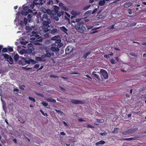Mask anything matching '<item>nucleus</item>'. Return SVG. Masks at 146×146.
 <instances>
[{
  "mask_svg": "<svg viewBox=\"0 0 146 146\" xmlns=\"http://www.w3.org/2000/svg\"><path fill=\"white\" fill-rule=\"evenodd\" d=\"M46 13L50 16V15H51L52 18L56 21H58L59 20V17L62 15L64 12L60 11V8L57 6L55 5L54 6L53 9L51 11L49 9H47Z\"/></svg>",
  "mask_w": 146,
  "mask_h": 146,
  "instance_id": "f257e3e1",
  "label": "nucleus"
},
{
  "mask_svg": "<svg viewBox=\"0 0 146 146\" xmlns=\"http://www.w3.org/2000/svg\"><path fill=\"white\" fill-rule=\"evenodd\" d=\"M86 25L84 24V21L78 22L75 24L76 29L81 33H83L85 31H86Z\"/></svg>",
  "mask_w": 146,
  "mask_h": 146,
  "instance_id": "f03ea898",
  "label": "nucleus"
},
{
  "mask_svg": "<svg viewBox=\"0 0 146 146\" xmlns=\"http://www.w3.org/2000/svg\"><path fill=\"white\" fill-rule=\"evenodd\" d=\"M21 60L19 62V64L20 65H25L26 64H29L31 63L32 64H35L37 62L31 59H29L28 60H26V58L21 56H20Z\"/></svg>",
  "mask_w": 146,
  "mask_h": 146,
  "instance_id": "7ed1b4c3",
  "label": "nucleus"
},
{
  "mask_svg": "<svg viewBox=\"0 0 146 146\" xmlns=\"http://www.w3.org/2000/svg\"><path fill=\"white\" fill-rule=\"evenodd\" d=\"M42 24L45 26H49V24L51 23V17L47 13H44L42 18Z\"/></svg>",
  "mask_w": 146,
  "mask_h": 146,
  "instance_id": "20e7f679",
  "label": "nucleus"
},
{
  "mask_svg": "<svg viewBox=\"0 0 146 146\" xmlns=\"http://www.w3.org/2000/svg\"><path fill=\"white\" fill-rule=\"evenodd\" d=\"M27 48H28L26 50V53L29 54L32 53L33 51L34 50L33 45L31 43L28 44Z\"/></svg>",
  "mask_w": 146,
  "mask_h": 146,
  "instance_id": "39448f33",
  "label": "nucleus"
},
{
  "mask_svg": "<svg viewBox=\"0 0 146 146\" xmlns=\"http://www.w3.org/2000/svg\"><path fill=\"white\" fill-rule=\"evenodd\" d=\"M100 75L102 78L105 79H107L108 78V75L107 72L104 69H101L100 71Z\"/></svg>",
  "mask_w": 146,
  "mask_h": 146,
  "instance_id": "423d86ee",
  "label": "nucleus"
},
{
  "mask_svg": "<svg viewBox=\"0 0 146 146\" xmlns=\"http://www.w3.org/2000/svg\"><path fill=\"white\" fill-rule=\"evenodd\" d=\"M28 20L26 17H24L23 20L21 21L19 23V25L22 27H24L27 23Z\"/></svg>",
  "mask_w": 146,
  "mask_h": 146,
  "instance_id": "0eeeda50",
  "label": "nucleus"
},
{
  "mask_svg": "<svg viewBox=\"0 0 146 146\" xmlns=\"http://www.w3.org/2000/svg\"><path fill=\"white\" fill-rule=\"evenodd\" d=\"M70 102L74 104H84L85 102L84 101L79 100H78L72 99L70 100Z\"/></svg>",
  "mask_w": 146,
  "mask_h": 146,
  "instance_id": "6e6552de",
  "label": "nucleus"
},
{
  "mask_svg": "<svg viewBox=\"0 0 146 146\" xmlns=\"http://www.w3.org/2000/svg\"><path fill=\"white\" fill-rule=\"evenodd\" d=\"M48 1L47 3L48 5H52L53 4H57L59 3L58 0H47Z\"/></svg>",
  "mask_w": 146,
  "mask_h": 146,
  "instance_id": "1a4fd4ad",
  "label": "nucleus"
},
{
  "mask_svg": "<svg viewBox=\"0 0 146 146\" xmlns=\"http://www.w3.org/2000/svg\"><path fill=\"white\" fill-rule=\"evenodd\" d=\"M73 49V48L72 47L70 46H68L66 48L65 50L66 54H69L71 52L72 50Z\"/></svg>",
  "mask_w": 146,
  "mask_h": 146,
  "instance_id": "9d476101",
  "label": "nucleus"
},
{
  "mask_svg": "<svg viewBox=\"0 0 146 146\" xmlns=\"http://www.w3.org/2000/svg\"><path fill=\"white\" fill-rule=\"evenodd\" d=\"M139 138H140V137L138 136H137L136 137H134L129 138L123 139L125 140L130 141L132 140H135L137 139H138Z\"/></svg>",
  "mask_w": 146,
  "mask_h": 146,
  "instance_id": "9b49d317",
  "label": "nucleus"
},
{
  "mask_svg": "<svg viewBox=\"0 0 146 146\" xmlns=\"http://www.w3.org/2000/svg\"><path fill=\"white\" fill-rule=\"evenodd\" d=\"M50 50L53 52H59L60 50L58 48L54 46L51 47L50 48Z\"/></svg>",
  "mask_w": 146,
  "mask_h": 146,
  "instance_id": "f8f14e48",
  "label": "nucleus"
},
{
  "mask_svg": "<svg viewBox=\"0 0 146 146\" xmlns=\"http://www.w3.org/2000/svg\"><path fill=\"white\" fill-rule=\"evenodd\" d=\"M45 100L48 102H50L55 103L56 102V100L55 99H53L51 98H49L45 99Z\"/></svg>",
  "mask_w": 146,
  "mask_h": 146,
  "instance_id": "ddd939ff",
  "label": "nucleus"
},
{
  "mask_svg": "<svg viewBox=\"0 0 146 146\" xmlns=\"http://www.w3.org/2000/svg\"><path fill=\"white\" fill-rule=\"evenodd\" d=\"M59 31L56 29H53L50 31V33L52 34H55L56 33H58Z\"/></svg>",
  "mask_w": 146,
  "mask_h": 146,
  "instance_id": "4468645a",
  "label": "nucleus"
},
{
  "mask_svg": "<svg viewBox=\"0 0 146 146\" xmlns=\"http://www.w3.org/2000/svg\"><path fill=\"white\" fill-rule=\"evenodd\" d=\"M95 71L93 72L92 73V75L98 80H100V78L98 75L96 74Z\"/></svg>",
  "mask_w": 146,
  "mask_h": 146,
  "instance_id": "2eb2a0df",
  "label": "nucleus"
},
{
  "mask_svg": "<svg viewBox=\"0 0 146 146\" xmlns=\"http://www.w3.org/2000/svg\"><path fill=\"white\" fill-rule=\"evenodd\" d=\"M60 28L61 31H62L63 32H64L66 34H67V29L65 27L63 26L61 27H60Z\"/></svg>",
  "mask_w": 146,
  "mask_h": 146,
  "instance_id": "dca6fc26",
  "label": "nucleus"
},
{
  "mask_svg": "<svg viewBox=\"0 0 146 146\" xmlns=\"http://www.w3.org/2000/svg\"><path fill=\"white\" fill-rule=\"evenodd\" d=\"M138 130L137 128H135L133 129H129V132L130 134L133 133L135 131H137Z\"/></svg>",
  "mask_w": 146,
  "mask_h": 146,
  "instance_id": "f3484780",
  "label": "nucleus"
},
{
  "mask_svg": "<svg viewBox=\"0 0 146 146\" xmlns=\"http://www.w3.org/2000/svg\"><path fill=\"white\" fill-rule=\"evenodd\" d=\"M105 143V141L103 140H100V141L96 142V145L97 146L99 145L100 144L102 145Z\"/></svg>",
  "mask_w": 146,
  "mask_h": 146,
  "instance_id": "a211bd4d",
  "label": "nucleus"
},
{
  "mask_svg": "<svg viewBox=\"0 0 146 146\" xmlns=\"http://www.w3.org/2000/svg\"><path fill=\"white\" fill-rule=\"evenodd\" d=\"M105 0H100L99 1V5L100 6H103L105 5Z\"/></svg>",
  "mask_w": 146,
  "mask_h": 146,
  "instance_id": "6ab92c4d",
  "label": "nucleus"
},
{
  "mask_svg": "<svg viewBox=\"0 0 146 146\" xmlns=\"http://www.w3.org/2000/svg\"><path fill=\"white\" fill-rule=\"evenodd\" d=\"M2 55L4 56V58L7 60H8L10 57L9 55L7 54H3Z\"/></svg>",
  "mask_w": 146,
  "mask_h": 146,
  "instance_id": "aec40b11",
  "label": "nucleus"
},
{
  "mask_svg": "<svg viewBox=\"0 0 146 146\" xmlns=\"http://www.w3.org/2000/svg\"><path fill=\"white\" fill-rule=\"evenodd\" d=\"M124 4V7H127L131 6L132 5V3L130 2H128L125 3Z\"/></svg>",
  "mask_w": 146,
  "mask_h": 146,
  "instance_id": "412c9836",
  "label": "nucleus"
},
{
  "mask_svg": "<svg viewBox=\"0 0 146 146\" xmlns=\"http://www.w3.org/2000/svg\"><path fill=\"white\" fill-rule=\"evenodd\" d=\"M45 43L46 45H50L52 44V41L51 40H46L45 41Z\"/></svg>",
  "mask_w": 146,
  "mask_h": 146,
  "instance_id": "4be33fe9",
  "label": "nucleus"
},
{
  "mask_svg": "<svg viewBox=\"0 0 146 146\" xmlns=\"http://www.w3.org/2000/svg\"><path fill=\"white\" fill-rule=\"evenodd\" d=\"M20 56H19V55L18 54H16L14 56V58L16 62L17 61H18L19 58H20Z\"/></svg>",
  "mask_w": 146,
  "mask_h": 146,
  "instance_id": "5701e85b",
  "label": "nucleus"
},
{
  "mask_svg": "<svg viewBox=\"0 0 146 146\" xmlns=\"http://www.w3.org/2000/svg\"><path fill=\"white\" fill-rule=\"evenodd\" d=\"M90 13L91 11H88L84 13V16L85 17H87L90 15Z\"/></svg>",
  "mask_w": 146,
  "mask_h": 146,
  "instance_id": "b1692460",
  "label": "nucleus"
},
{
  "mask_svg": "<svg viewBox=\"0 0 146 146\" xmlns=\"http://www.w3.org/2000/svg\"><path fill=\"white\" fill-rule=\"evenodd\" d=\"M10 64H12L13 63V60L12 58L10 56L9 58V60H7Z\"/></svg>",
  "mask_w": 146,
  "mask_h": 146,
  "instance_id": "393cba45",
  "label": "nucleus"
},
{
  "mask_svg": "<svg viewBox=\"0 0 146 146\" xmlns=\"http://www.w3.org/2000/svg\"><path fill=\"white\" fill-rule=\"evenodd\" d=\"M19 53L21 55H23L24 53L27 54L26 49H22L20 51Z\"/></svg>",
  "mask_w": 146,
  "mask_h": 146,
  "instance_id": "a878e982",
  "label": "nucleus"
},
{
  "mask_svg": "<svg viewBox=\"0 0 146 146\" xmlns=\"http://www.w3.org/2000/svg\"><path fill=\"white\" fill-rule=\"evenodd\" d=\"M59 37V35L55 36L51 38V40H56Z\"/></svg>",
  "mask_w": 146,
  "mask_h": 146,
  "instance_id": "bb28decb",
  "label": "nucleus"
},
{
  "mask_svg": "<svg viewBox=\"0 0 146 146\" xmlns=\"http://www.w3.org/2000/svg\"><path fill=\"white\" fill-rule=\"evenodd\" d=\"M61 8L62 10L65 11H68V8L66 6L64 5Z\"/></svg>",
  "mask_w": 146,
  "mask_h": 146,
  "instance_id": "cd10ccee",
  "label": "nucleus"
},
{
  "mask_svg": "<svg viewBox=\"0 0 146 146\" xmlns=\"http://www.w3.org/2000/svg\"><path fill=\"white\" fill-rule=\"evenodd\" d=\"M28 12L27 11H22L21 12V14L22 15L26 16L28 15Z\"/></svg>",
  "mask_w": 146,
  "mask_h": 146,
  "instance_id": "c85d7f7f",
  "label": "nucleus"
},
{
  "mask_svg": "<svg viewBox=\"0 0 146 146\" xmlns=\"http://www.w3.org/2000/svg\"><path fill=\"white\" fill-rule=\"evenodd\" d=\"M2 52L3 53H6L8 52V49L6 47H5L3 48H2Z\"/></svg>",
  "mask_w": 146,
  "mask_h": 146,
  "instance_id": "c756f323",
  "label": "nucleus"
},
{
  "mask_svg": "<svg viewBox=\"0 0 146 146\" xmlns=\"http://www.w3.org/2000/svg\"><path fill=\"white\" fill-rule=\"evenodd\" d=\"M26 30L29 31H32V28L28 25L26 26Z\"/></svg>",
  "mask_w": 146,
  "mask_h": 146,
  "instance_id": "7c9ffc66",
  "label": "nucleus"
},
{
  "mask_svg": "<svg viewBox=\"0 0 146 146\" xmlns=\"http://www.w3.org/2000/svg\"><path fill=\"white\" fill-rule=\"evenodd\" d=\"M44 36V37L46 38H49L50 36V34L49 33L45 34Z\"/></svg>",
  "mask_w": 146,
  "mask_h": 146,
  "instance_id": "2f4dec72",
  "label": "nucleus"
},
{
  "mask_svg": "<svg viewBox=\"0 0 146 146\" xmlns=\"http://www.w3.org/2000/svg\"><path fill=\"white\" fill-rule=\"evenodd\" d=\"M8 51H9L10 52H12L13 50V48L11 46H9L7 47Z\"/></svg>",
  "mask_w": 146,
  "mask_h": 146,
  "instance_id": "473e14b6",
  "label": "nucleus"
},
{
  "mask_svg": "<svg viewBox=\"0 0 146 146\" xmlns=\"http://www.w3.org/2000/svg\"><path fill=\"white\" fill-rule=\"evenodd\" d=\"M122 133L124 135H127L130 134L129 129L127 131L123 132Z\"/></svg>",
  "mask_w": 146,
  "mask_h": 146,
  "instance_id": "72a5a7b5",
  "label": "nucleus"
},
{
  "mask_svg": "<svg viewBox=\"0 0 146 146\" xmlns=\"http://www.w3.org/2000/svg\"><path fill=\"white\" fill-rule=\"evenodd\" d=\"M118 128H114V130L112 131V133L114 134L117 133H118Z\"/></svg>",
  "mask_w": 146,
  "mask_h": 146,
  "instance_id": "f704fd0d",
  "label": "nucleus"
},
{
  "mask_svg": "<svg viewBox=\"0 0 146 146\" xmlns=\"http://www.w3.org/2000/svg\"><path fill=\"white\" fill-rule=\"evenodd\" d=\"M90 6V5H88L84 7V8H83V10L85 11L87 10L88 9H89Z\"/></svg>",
  "mask_w": 146,
  "mask_h": 146,
  "instance_id": "c9c22d12",
  "label": "nucleus"
},
{
  "mask_svg": "<svg viewBox=\"0 0 146 146\" xmlns=\"http://www.w3.org/2000/svg\"><path fill=\"white\" fill-rule=\"evenodd\" d=\"M35 3L33 2V3L31 4L30 6V8L33 9H34L35 6Z\"/></svg>",
  "mask_w": 146,
  "mask_h": 146,
  "instance_id": "e433bc0d",
  "label": "nucleus"
},
{
  "mask_svg": "<svg viewBox=\"0 0 146 146\" xmlns=\"http://www.w3.org/2000/svg\"><path fill=\"white\" fill-rule=\"evenodd\" d=\"M40 111L42 113L43 115H44V116H48L47 113H44V111H43V110H41V109L40 110Z\"/></svg>",
  "mask_w": 146,
  "mask_h": 146,
  "instance_id": "4c0bfd02",
  "label": "nucleus"
},
{
  "mask_svg": "<svg viewBox=\"0 0 146 146\" xmlns=\"http://www.w3.org/2000/svg\"><path fill=\"white\" fill-rule=\"evenodd\" d=\"M41 11L44 13H46V12L47 9H46L45 8L43 7L41 8Z\"/></svg>",
  "mask_w": 146,
  "mask_h": 146,
  "instance_id": "58836bf2",
  "label": "nucleus"
},
{
  "mask_svg": "<svg viewBox=\"0 0 146 146\" xmlns=\"http://www.w3.org/2000/svg\"><path fill=\"white\" fill-rule=\"evenodd\" d=\"M45 56L46 57H50L51 56V54L49 52H47L46 53Z\"/></svg>",
  "mask_w": 146,
  "mask_h": 146,
  "instance_id": "ea45409f",
  "label": "nucleus"
},
{
  "mask_svg": "<svg viewBox=\"0 0 146 146\" xmlns=\"http://www.w3.org/2000/svg\"><path fill=\"white\" fill-rule=\"evenodd\" d=\"M42 104L44 107H46L48 105V104L47 103H46L44 102H41Z\"/></svg>",
  "mask_w": 146,
  "mask_h": 146,
  "instance_id": "a19ab883",
  "label": "nucleus"
},
{
  "mask_svg": "<svg viewBox=\"0 0 146 146\" xmlns=\"http://www.w3.org/2000/svg\"><path fill=\"white\" fill-rule=\"evenodd\" d=\"M29 100L33 102H36V100L35 99L32 97H29Z\"/></svg>",
  "mask_w": 146,
  "mask_h": 146,
  "instance_id": "79ce46f5",
  "label": "nucleus"
},
{
  "mask_svg": "<svg viewBox=\"0 0 146 146\" xmlns=\"http://www.w3.org/2000/svg\"><path fill=\"white\" fill-rule=\"evenodd\" d=\"M75 22H76V24L77 23H78V22H83L82 21H81V19H75Z\"/></svg>",
  "mask_w": 146,
  "mask_h": 146,
  "instance_id": "37998d69",
  "label": "nucleus"
},
{
  "mask_svg": "<svg viewBox=\"0 0 146 146\" xmlns=\"http://www.w3.org/2000/svg\"><path fill=\"white\" fill-rule=\"evenodd\" d=\"M61 40L60 39H57L55 41V43L58 44H60V43H61Z\"/></svg>",
  "mask_w": 146,
  "mask_h": 146,
  "instance_id": "c03bdc74",
  "label": "nucleus"
},
{
  "mask_svg": "<svg viewBox=\"0 0 146 146\" xmlns=\"http://www.w3.org/2000/svg\"><path fill=\"white\" fill-rule=\"evenodd\" d=\"M35 60L36 61H40L42 60V58L41 57H36L35 58Z\"/></svg>",
  "mask_w": 146,
  "mask_h": 146,
  "instance_id": "a18cd8bd",
  "label": "nucleus"
},
{
  "mask_svg": "<svg viewBox=\"0 0 146 146\" xmlns=\"http://www.w3.org/2000/svg\"><path fill=\"white\" fill-rule=\"evenodd\" d=\"M110 61L112 64H115L116 63V62L114 59H111L110 60Z\"/></svg>",
  "mask_w": 146,
  "mask_h": 146,
  "instance_id": "49530a36",
  "label": "nucleus"
},
{
  "mask_svg": "<svg viewBox=\"0 0 146 146\" xmlns=\"http://www.w3.org/2000/svg\"><path fill=\"white\" fill-rule=\"evenodd\" d=\"M63 45V44L62 43H60V44H58L57 45V47L59 48L62 47Z\"/></svg>",
  "mask_w": 146,
  "mask_h": 146,
  "instance_id": "de8ad7c7",
  "label": "nucleus"
},
{
  "mask_svg": "<svg viewBox=\"0 0 146 146\" xmlns=\"http://www.w3.org/2000/svg\"><path fill=\"white\" fill-rule=\"evenodd\" d=\"M29 9V7L28 6H26L25 7H23V10L24 11H27Z\"/></svg>",
  "mask_w": 146,
  "mask_h": 146,
  "instance_id": "09e8293b",
  "label": "nucleus"
},
{
  "mask_svg": "<svg viewBox=\"0 0 146 146\" xmlns=\"http://www.w3.org/2000/svg\"><path fill=\"white\" fill-rule=\"evenodd\" d=\"M86 26L88 30L92 29L93 27V26H92L90 25H86Z\"/></svg>",
  "mask_w": 146,
  "mask_h": 146,
  "instance_id": "8fccbe9b",
  "label": "nucleus"
},
{
  "mask_svg": "<svg viewBox=\"0 0 146 146\" xmlns=\"http://www.w3.org/2000/svg\"><path fill=\"white\" fill-rule=\"evenodd\" d=\"M98 7L97 8L95 9L93 11L92 13L93 14H95L98 10Z\"/></svg>",
  "mask_w": 146,
  "mask_h": 146,
  "instance_id": "3c124183",
  "label": "nucleus"
},
{
  "mask_svg": "<svg viewBox=\"0 0 146 146\" xmlns=\"http://www.w3.org/2000/svg\"><path fill=\"white\" fill-rule=\"evenodd\" d=\"M23 68L27 70H29L32 69L31 68L27 67V66L24 67H23Z\"/></svg>",
  "mask_w": 146,
  "mask_h": 146,
  "instance_id": "603ef678",
  "label": "nucleus"
},
{
  "mask_svg": "<svg viewBox=\"0 0 146 146\" xmlns=\"http://www.w3.org/2000/svg\"><path fill=\"white\" fill-rule=\"evenodd\" d=\"M87 127H90V128H92V129L94 128V126H92L90 124L88 125L87 126Z\"/></svg>",
  "mask_w": 146,
  "mask_h": 146,
  "instance_id": "864d4df0",
  "label": "nucleus"
},
{
  "mask_svg": "<svg viewBox=\"0 0 146 146\" xmlns=\"http://www.w3.org/2000/svg\"><path fill=\"white\" fill-rule=\"evenodd\" d=\"M39 64H35L34 66V68H38L39 67Z\"/></svg>",
  "mask_w": 146,
  "mask_h": 146,
  "instance_id": "5fc2aeb1",
  "label": "nucleus"
},
{
  "mask_svg": "<svg viewBox=\"0 0 146 146\" xmlns=\"http://www.w3.org/2000/svg\"><path fill=\"white\" fill-rule=\"evenodd\" d=\"M100 134L102 136L106 135L107 134V133L106 132H101L100 133Z\"/></svg>",
  "mask_w": 146,
  "mask_h": 146,
  "instance_id": "6e6d98bb",
  "label": "nucleus"
},
{
  "mask_svg": "<svg viewBox=\"0 0 146 146\" xmlns=\"http://www.w3.org/2000/svg\"><path fill=\"white\" fill-rule=\"evenodd\" d=\"M50 78L53 77L54 78H58L59 77L58 76H55L54 75H51L50 76Z\"/></svg>",
  "mask_w": 146,
  "mask_h": 146,
  "instance_id": "4d7b16f0",
  "label": "nucleus"
},
{
  "mask_svg": "<svg viewBox=\"0 0 146 146\" xmlns=\"http://www.w3.org/2000/svg\"><path fill=\"white\" fill-rule=\"evenodd\" d=\"M130 55L131 56H133L134 57H136L137 56V55L136 54L133 53H131L130 54Z\"/></svg>",
  "mask_w": 146,
  "mask_h": 146,
  "instance_id": "13d9d810",
  "label": "nucleus"
},
{
  "mask_svg": "<svg viewBox=\"0 0 146 146\" xmlns=\"http://www.w3.org/2000/svg\"><path fill=\"white\" fill-rule=\"evenodd\" d=\"M65 19L66 20H67L68 22V23H70V19L68 18V17H67L66 16H65Z\"/></svg>",
  "mask_w": 146,
  "mask_h": 146,
  "instance_id": "bf43d9fd",
  "label": "nucleus"
},
{
  "mask_svg": "<svg viewBox=\"0 0 146 146\" xmlns=\"http://www.w3.org/2000/svg\"><path fill=\"white\" fill-rule=\"evenodd\" d=\"M64 5V4L62 3H60L59 4V6L61 7H62Z\"/></svg>",
  "mask_w": 146,
  "mask_h": 146,
  "instance_id": "052dcab7",
  "label": "nucleus"
},
{
  "mask_svg": "<svg viewBox=\"0 0 146 146\" xmlns=\"http://www.w3.org/2000/svg\"><path fill=\"white\" fill-rule=\"evenodd\" d=\"M120 0H115L112 3H110V4H113V3H117L118 2H119Z\"/></svg>",
  "mask_w": 146,
  "mask_h": 146,
  "instance_id": "680f3d73",
  "label": "nucleus"
},
{
  "mask_svg": "<svg viewBox=\"0 0 146 146\" xmlns=\"http://www.w3.org/2000/svg\"><path fill=\"white\" fill-rule=\"evenodd\" d=\"M84 20L85 22H87L88 21L90 20L87 19V18L86 17H85L84 18Z\"/></svg>",
  "mask_w": 146,
  "mask_h": 146,
  "instance_id": "e2e57ef3",
  "label": "nucleus"
},
{
  "mask_svg": "<svg viewBox=\"0 0 146 146\" xmlns=\"http://www.w3.org/2000/svg\"><path fill=\"white\" fill-rule=\"evenodd\" d=\"M78 121L80 122L84 121L85 122V121L83 120L82 118H80L78 119Z\"/></svg>",
  "mask_w": 146,
  "mask_h": 146,
  "instance_id": "0e129e2a",
  "label": "nucleus"
},
{
  "mask_svg": "<svg viewBox=\"0 0 146 146\" xmlns=\"http://www.w3.org/2000/svg\"><path fill=\"white\" fill-rule=\"evenodd\" d=\"M104 57L105 58H109L110 57L109 54H105L104 55Z\"/></svg>",
  "mask_w": 146,
  "mask_h": 146,
  "instance_id": "69168bd1",
  "label": "nucleus"
},
{
  "mask_svg": "<svg viewBox=\"0 0 146 146\" xmlns=\"http://www.w3.org/2000/svg\"><path fill=\"white\" fill-rule=\"evenodd\" d=\"M31 17H32V16H31V15L30 14H29L27 15V18H28V19H30Z\"/></svg>",
  "mask_w": 146,
  "mask_h": 146,
  "instance_id": "338daca9",
  "label": "nucleus"
},
{
  "mask_svg": "<svg viewBox=\"0 0 146 146\" xmlns=\"http://www.w3.org/2000/svg\"><path fill=\"white\" fill-rule=\"evenodd\" d=\"M13 142L15 143H17V139H16L15 138H14V139L13 140Z\"/></svg>",
  "mask_w": 146,
  "mask_h": 146,
  "instance_id": "774afa93",
  "label": "nucleus"
}]
</instances>
